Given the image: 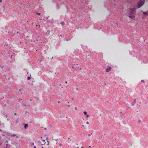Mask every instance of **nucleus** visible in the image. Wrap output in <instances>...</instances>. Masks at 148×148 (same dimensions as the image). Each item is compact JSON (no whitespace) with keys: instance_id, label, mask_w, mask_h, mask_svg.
I'll use <instances>...</instances> for the list:
<instances>
[{"instance_id":"nucleus-26","label":"nucleus","mask_w":148,"mask_h":148,"mask_svg":"<svg viewBox=\"0 0 148 148\" xmlns=\"http://www.w3.org/2000/svg\"><path fill=\"white\" fill-rule=\"evenodd\" d=\"M81 148H84V147H81Z\"/></svg>"},{"instance_id":"nucleus-19","label":"nucleus","mask_w":148,"mask_h":148,"mask_svg":"<svg viewBox=\"0 0 148 148\" xmlns=\"http://www.w3.org/2000/svg\"><path fill=\"white\" fill-rule=\"evenodd\" d=\"M34 148H36V147L35 146H34Z\"/></svg>"},{"instance_id":"nucleus-7","label":"nucleus","mask_w":148,"mask_h":148,"mask_svg":"<svg viewBox=\"0 0 148 148\" xmlns=\"http://www.w3.org/2000/svg\"><path fill=\"white\" fill-rule=\"evenodd\" d=\"M16 136V134H12L11 135V136L12 137L15 136Z\"/></svg>"},{"instance_id":"nucleus-21","label":"nucleus","mask_w":148,"mask_h":148,"mask_svg":"<svg viewBox=\"0 0 148 148\" xmlns=\"http://www.w3.org/2000/svg\"><path fill=\"white\" fill-rule=\"evenodd\" d=\"M2 1L1 0H0V2H2Z\"/></svg>"},{"instance_id":"nucleus-6","label":"nucleus","mask_w":148,"mask_h":148,"mask_svg":"<svg viewBox=\"0 0 148 148\" xmlns=\"http://www.w3.org/2000/svg\"><path fill=\"white\" fill-rule=\"evenodd\" d=\"M50 31L49 30H47L46 33V35L47 36H48L50 34Z\"/></svg>"},{"instance_id":"nucleus-17","label":"nucleus","mask_w":148,"mask_h":148,"mask_svg":"<svg viewBox=\"0 0 148 148\" xmlns=\"http://www.w3.org/2000/svg\"><path fill=\"white\" fill-rule=\"evenodd\" d=\"M86 124H89V122H88V121L86 122Z\"/></svg>"},{"instance_id":"nucleus-18","label":"nucleus","mask_w":148,"mask_h":148,"mask_svg":"<svg viewBox=\"0 0 148 148\" xmlns=\"http://www.w3.org/2000/svg\"><path fill=\"white\" fill-rule=\"evenodd\" d=\"M36 13L38 14V15H40V13H38L37 12H36Z\"/></svg>"},{"instance_id":"nucleus-11","label":"nucleus","mask_w":148,"mask_h":148,"mask_svg":"<svg viewBox=\"0 0 148 148\" xmlns=\"http://www.w3.org/2000/svg\"><path fill=\"white\" fill-rule=\"evenodd\" d=\"M143 14H144L145 15H146L147 14V13L146 12H144L143 13Z\"/></svg>"},{"instance_id":"nucleus-4","label":"nucleus","mask_w":148,"mask_h":148,"mask_svg":"<svg viewBox=\"0 0 148 148\" xmlns=\"http://www.w3.org/2000/svg\"><path fill=\"white\" fill-rule=\"evenodd\" d=\"M129 17L131 18L132 19H134L135 18V17L133 15V14H131L129 16Z\"/></svg>"},{"instance_id":"nucleus-32","label":"nucleus","mask_w":148,"mask_h":148,"mask_svg":"<svg viewBox=\"0 0 148 148\" xmlns=\"http://www.w3.org/2000/svg\"><path fill=\"white\" fill-rule=\"evenodd\" d=\"M1 66L0 65V67Z\"/></svg>"},{"instance_id":"nucleus-8","label":"nucleus","mask_w":148,"mask_h":148,"mask_svg":"<svg viewBox=\"0 0 148 148\" xmlns=\"http://www.w3.org/2000/svg\"><path fill=\"white\" fill-rule=\"evenodd\" d=\"M28 127V125L27 124H25V128L26 129Z\"/></svg>"},{"instance_id":"nucleus-29","label":"nucleus","mask_w":148,"mask_h":148,"mask_svg":"<svg viewBox=\"0 0 148 148\" xmlns=\"http://www.w3.org/2000/svg\"><path fill=\"white\" fill-rule=\"evenodd\" d=\"M84 125H82V126H83V127H84Z\"/></svg>"},{"instance_id":"nucleus-2","label":"nucleus","mask_w":148,"mask_h":148,"mask_svg":"<svg viewBox=\"0 0 148 148\" xmlns=\"http://www.w3.org/2000/svg\"><path fill=\"white\" fill-rule=\"evenodd\" d=\"M136 9L135 8H131L130 9V12L131 14H133Z\"/></svg>"},{"instance_id":"nucleus-1","label":"nucleus","mask_w":148,"mask_h":148,"mask_svg":"<svg viewBox=\"0 0 148 148\" xmlns=\"http://www.w3.org/2000/svg\"><path fill=\"white\" fill-rule=\"evenodd\" d=\"M144 3V0H143V1L140 0L138 3L137 5V7L138 8H140V7H141L143 5Z\"/></svg>"},{"instance_id":"nucleus-15","label":"nucleus","mask_w":148,"mask_h":148,"mask_svg":"<svg viewBox=\"0 0 148 148\" xmlns=\"http://www.w3.org/2000/svg\"><path fill=\"white\" fill-rule=\"evenodd\" d=\"M141 82H144V80H141Z\"/></svg>"},{"instance_id":"nucleus-3","label":"nucleus","mask_w":148,"mask_h":148,"mask_svg":"<svg viewBox=\"0 0 148 148\" xmlns=\"http://www.w3.org/2000/svg\"><path fill=\"white\" fill-rule=\"evenodd\" d=\"M111 69V68L110 67H108V68L106 69V72H108L110 71Z\"/></svg>"},{"instance_id":"nucleus-27","label":"nucleus","mask_w":148,"mask_h":148,"mask_svg":"<svg viewBox=\"0 0 148 148\" xmlns=\"http://www.w3.org/2000/svg\"><path fill=\"white\" fill-rule=\"evenodd\" d=\"M58 103H60V101H58Z\"/></svg>"},{"instance_id":"nucleus-24","label":"nucleus","mask_w":148,"mask_h":148,"mask_svg":"<svg viewBox=\"0 0 148 148\" xmlns=\"http://www.w3.org/2000/svg\"><path fill=\"white\" fill-rule=\"evenodd\" d=\"M65 83H67V81H66V82H65Z\"/></svg>"},{"instance_id":"nucleus-13","label":"nucleus","mask_w":148,"mask_h":148,"mask_svg":"<svg viewBox=\"0 0 148 148\" xmlns=\"http://www.w3.org/2000/svg\"><path fill=\"white\" fill-rule=\"evenodd\" d=\"M75 110H77V107H75Z\"/></svg>"},{"instance_id":"nucleus-30","label":"nucleus","mask_w":148,"mask_h":148,"mask_svg":"<svg viewBox=\"0 0 148 148\" xmlns=\"http://www.w3.org/2000/svg\"><path fill=\"white\" fill-rule=\"evenodd\" d=\"M1 143L0 144V145H1Z\"/></svg>"},{"instance_id":"nucleus-28","label":"nucleus","mask_w":148,"mask_h":148,"mask_svg":"<svg viewBox=\"0 0 148 148\" xmlns=\"http://www.w3.org/2000/svg\"><path fill=\"white\" fill-rule=\"evenodd\" d=\"M68 139H70V138H69Z\"/></svg>"},{"instance_id":"nucleus-5","label":"nucleus","mask_w":148,"mask_h":148,"mask_svg":"<svg viewBox=\"0 0 148 148\" xmlns=\"http://www.w3.org/2000/svg\"><path fill=\"white\" fill-rule=\"evenodd\" d=\"M40 143L42 145H43L45 143V140H42L41 142H40Z\"/></svg>"},{"instance_id":"nucleus-14","label":"nucleus","mask_w":148,"mask_h":148,"mask_svg":"<svg viewBox=\"0 0 148 148\" xmlns=\"http://www.w3.org/2000/svg\"><path fill=\"white\" fill-rule=\"evenodd\" d=\"M86 117H87V118H88V117H89V115H86Z\"/></svg>"},{"instance_id":"nucleus-12","label":"nucleus","mask_w":148,"mask_h":148,"mask_svg":"<svg viewBox=\"0 0 148 148\" xmlns=\"http://www.w3.org/2000/svg\"><path fill=\"white\" fill-rule=\"evenodd\" d=\"M30 79H31V78H30V77H27V79H28V80H29Z\"/></svg>"},{"instance_id":"nucleus-25","label":"nucleus","mask_w":148,"mask_h":148,"mask_svg":"<svg viewBox=\"0 0 148 148\" xmlns=\"http://www.w3.org/2000/svg\"><path fill=\"white\" fill-rule=\"evenodd\" d=\"M68 106L69 107L70 106V105H68Z\"/></svg>"},{"instance_id":"nucleus-16","label":"nucleus","mask_w":148,"mask_h":148,"mask_svg":"<svg viewBox=\"0 0 148 148\" xmlns=\"http://www.w3.org/2000/svg\"><path fill=\"white\" fill-rule=\"evenodd\" d=\"M92 133H91L90 134H89L88 135V136H91V135H92Z\"/></svg>"},{"instance_id":"nucleus-31","label":"nucleus","mask_w":148,"mask_h":148,"mask_svg":"<svg viewBox=\"0 0 148 148\" xmlns=\"http://www.w3.org/2000/svg\"><path fill=\"white\" fill-rule=\"evenodd\" d=\"M16 138H18V137L17 136Z\"/></svg>"},{"instance_id":"nucleus-9","label":"nucleus","mask_w":148,"mask_h":148,"mask_svg":"<svg viewBox=\"0 0 148 148\" xmlns=\"http://www.w3.org/2000/svg\"><path fill=\"white\" fill-rule=\"evenodd\" d=\"M60 24L62 25H63L64 24V22L62 21L60 23Z\"/></svg>"},{"instance_id":"nucleus-20","label":"nucleus","mask_w":148,"mask_h":148,"mask_svg":"<svg viewBox=\"0 0 148 148\" xmlns=\"http://www.w3.org/2000/svg\"><path fill=\"white\" fill-rule=\"evenodd\" d=\"M14 114L15 115H16V113H14Z\"/></svg>"},{"instance_id":"nucleus-22","label":"nucleus","mask_w":148,"mask_h":148,"mask_svg":"<svg viewBox=\"0 0 148 148\" xmlns=\"http://www.w3.org/2000/svg\"><path fill=\"white\" fill-rule=\"evenodd\" d=\"M19 91L20 92H21V90L20 89H19Z\"/></svg>"},{"instance_id":"nucleus-10","label":"nucleus","mask_w":148,"mask_h":148,"mask_svg":"<svg viewBox=\"0 0 148 148\" xmlns=\"http://www.w3.org/2000/svg\"><path fill=\"white\" fill-rule=\"evenodd\" d=\"M84 114L85 115H86L87 114V112H86L85 111H84Z\"/></svg>"},{"instance_id":"nucleus-23","label":"nucleus","mask_w":148,"mask_h":148,"mask_svg":"<svg viewBox=\"0 0 148 148\" xmlns=\"http://www.w3.org/2000/svg\"><path fill=\"white\" fill-rule=\"evenodd\" d=\"M89 148H90V147H91V146H89Z\"/></svg>"}]
</instances>
